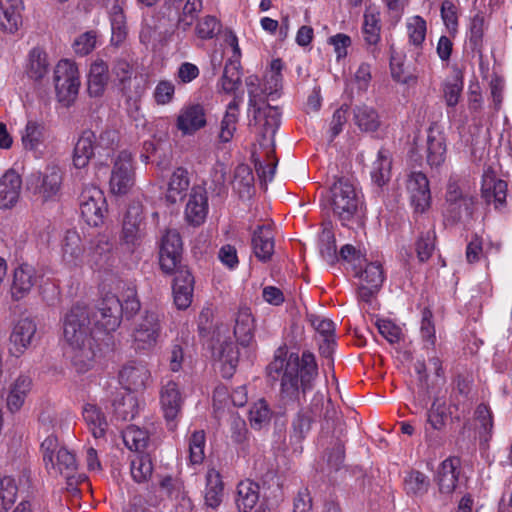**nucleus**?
<instances>
[{
	"instance_id": "nucleus-43",
	"label": "nucleus",
	"mask_w": 512,
	"mask_h": 512,
	"mask_svg": "<svg viewBox=\"0 0 512 512\" xmlns=\"http://www.w3.org/2000/svg\"><path fill=\"white\" fill-rule=\"evenodd\" d=\"M240 63L229 60L225 64L222 77L220 79L222 90L226 94L235 93L241 86Z\"/></svg>"
},
{
	"instance_id": "nucleus-7",
	"label": "nucleus",
	"mask_w": 512,
	"mask_h": 512,
	"mask_svg": "<svg viewBox=\"0 0 512 512\" xmlns=\"http://www.w3.org/2000/svg\"><path fill=\"white\" fill-rule=\"evenodd\" d=\"M63 333L68 343H79L80 340L96 336L91 311L85 304L72 306L64 318Z\"/></svg>"
},
{
	"instance_id": "nucleus-35",
	"label": "nucleus",
	"mask_w": 512,
	"mask_h": 512,
	"mask_svg": "<svg viewBox=\"0 0 512 512\" xmlns=\"http://www.w3.org/2000/svg\"><path fill=\"white\" fill-rule=\"evenodd\" d=\"M463 91V73L458 67L452 68V73L442 84V92L448 107H455Z\"/></svg>"
},
{
	"instance_id": "nucleus-24",
	"label": "nucleus",
	"mask_w": 512,
	"mask_h": 512,
	"mask_svg": "<svg viewBox=\"0 0 512 512\" xmlns=\"http://www.w3.org/2000/svg\"><path fill=\"white\" fill-rule=\"evenodd\" d=\"M22 179L13 169L8 170L0 178V208L13 207L19 200Z\"/></svg>"
},
{
	"instance_id": "nucleus-52",
	"label": "nucleus",
	"mask_w": 512,
	"mask_h": 512,
	"mask_svg": "<svg viewBox=\"0 0 512 512\" xmlns=\"http://www.w3.org/2000/svg\"><path fill=\"white\" fill-rule=\"evenodd\" d=\"M153 464L148 454H139L131 461L132 478L142 483L147 481L152 475Z\"/></svg>"
},
{
	"instance_id": "nucleus-32",
	"label": "nucleus",
	"mask_w": 512,
	"mask_h": 512,
	"mask_svg": "<svg viewBox=\"0 0 512 512\" xmlns=\"http://www.w3.org/2000/svg\"><path fill=\"white\" fill-rule=\"evenodd\" d=\"M213 357L223 364L224 376H232L239 360V351L231 340H224L213 347Z\"/></svg>"
},
{
	"instance_id": "nucleus-44",
	"label": "nucleus",
	"mask_w": 512,
	"mask_h": 512,
	"mask_svg": "<svg viewBox=\"0 0 512 512\" xmlns=\"http://www.w3.org/2000/svg\"><path fill=\"white\" fill-rule=\"evenodd\" d=\"M430 487L428 476L418 470H412L404 478V489L408 495L423 496Z\"/></svg>"
},
{
	"instance_id": "nucleus-39",
	"label": "nucleus",
	"mask_w": 512,
	"mask_h": 512,
	"mask_svg": "<svg viewBox=\"0 0 512 512\" xmlns=\"http://www.w3.org/2000/svg\"><path fill=\"white\" fill-rule=\"evenodd\" d=\"M355 124L363 131L374 132L380 126L378 112L366 104L356 106L353 109Z\"/></svg>"
},
{
	"instance_id": "nucleus-64",
	"label": "nucleus",
	"mask_w": 512,
	"mask_h": 512,
	"mask_svg": "<svg viewBox=\"0 0 512 512\" xmlns=\"http://www.w3.org/2000/svg\"><path fill=\"white\" fill-rule=\"evenodd\" d=\"M194 288L172 284L173 299L176 307L180 310L187 309L193 298Z\"/></svg>"
},
{
	"instance_id": "nucleus-26",
	"label": "nucleus",
	"mask_w": 512,
	"mask_h": 512,
	"mask_svg": "<svg viewBox=\"0 0 512 512\" xmlns=\"http://www.w3.org/2000/svg\"><path fill=\"white\" fill-rule=\"evenodd\" d=\"M252 248L260 261L267 262L271 259L274 253V236L270 226H257L252 235Z\"/></svg>"
},
{
	"instance_id": "nucleus-16",
	"label": "nucleus",
	"mask_w": 512,
	"mask_h": 512,
	"mask_svg": "<svg viewBox=\"0 0 512 512\" xmlns=\"http://www.w3.org/2000/svg\"><path fill=\"white\" fill-rule=\"evenodd\" d=\"M206 124V111L201 104H190L183 107L176 120V127L183 135H193Z\"/></svg>"
},
{
	"instance_id": "nucleus-10",
	"label": "nucleus",
	"mask_w": 512,
	"mask_h": 512,
	"mask_svg": "<svg viewBox=\"0 0 512 512\" xmlns=\"http://www.w3.org/2000/svg\"><path fill=\"white\" fill-rule=\"evenodd\" d=\"M91 316L96 330L115 331L123 317L122 302L115 295H107L99 303L97 309L91 312Z\"/></svg>"
},
{
	"instance_id": "nucleus-28",
	"label": "nucleus",
	"mask_w": 512,
	"mask_h": 512,
	"mask_svg": "<svg viewBox=\"0 0 512 512\" xmlns=\"http://www.w3.org/2000/svg\"><path fill=\"white\" fill-rule=\"evenodd\" d=\"M22 0H0V27L13 33L21 23Z\"/></svg>"
},
{
	"instance_id": "nucleus-63",
	"label": "nucleus",
	"mask_w": 512,
	"mask_h": 512,
	"mask_svg": "<svg viewBox=\"0 0 512 512\" xmlns=\"http://www.w3.org/2000/svg\"><path fill=\"white\" fill-rule=\"evenodd\" d=\"M376 326L379 333L391 344L397 343L400 340L401 328L394 324L391 320L378 319Z\"/></svg>"
},
{
	"instance_id": "nucleus-2",
	"label": "nucleus",
	"mask_w": 512,
	"mask_h": 512,
	"mask_svg": "<svg viewBox=\"0 0 512 512\" xmlns=\"http://www.w3.org/2000/svg\"><path fill=\"white\" fill-rule=\"evenodd\" d=\"M120 136L115 129H105L98 137L91 130L82 132L73 151V164L76 168H84L91 159L96 166H107V160L118 147Z\"/></svg>"
},
{
	"instance_id": "nucleus-41",
	"label": "nucleus",
	"mask_w": 512,
	"mask_h": 512,
	"mask_svg": "<svg viewBox=\"0 0 512 512\" xmlns=\"http://www.w3.org/2000/svg\"><path fill=\"white\" fill-rule=\"evenodd\" d=\"M49 70L47 55L40 48H33L29 53L26 73L30 79L40 81Z\"/></svg>"
},
{
	"instance_id": "nucleus-17",
	"label": "nucleus",
	"mask_w": 512,
	"mask_h": 512,
	"mask_svg": "<svg viewBox=\"0 0 512 512\" xmlns=\"http://www.w3.org/2000/svg\"><path fill=\"white\" fill-rule=\"evenodd\" d=\"M73 349L72 363L79 373L90 370L95 363L98 352L96 336L80 340L79 343H69Z\"/></svg>"
},
{
	"instance_id": "nucleus-48",
	"label": "nucleus",
	"mask_w": 512,
	"mask_h": 512,
	"mask_svg": "<svg viewBox=\"0 0 512 512\" xmlns=\"http://www.w3.org/2000/svg\"><path fill=\"white\" fill-rule=\"evenodd\" d=\"M484 15L482 12L476 13L470 21L469 26V45L472 51L482 53L484 36Z\"/></svg>"
},
{
	"instance_id": "nucleus-36",
	"label": "nucleus",
	"mask_w": 512,
	"mask_h": 512,
	"mask_svg": "<svg viewBox=\"0 0 512 512\" xmlns=\"http://www.w3.org/2000/svg\"><path fill=\"white\" fill-rule=\"evenodd\" d=\"M32 380L30 377L25 375H20L15 382L10 386L8 395H7V407L11 412L18 411L31 389Z\"/></svg>"
},
{
	"instance_id": "nucleus-62",
	"label": "nucleus",
	"mask_w": 512,
	"mask_h": 512,
	"mask_svg": "<svg viewBox=\"0 0 512 512\" xmlns=\"http://www.w3.org/2000/svg\"><path fill=\"white\" fill-rule=\"evenodd\" d=\"M182 0H164L158 10V19L167 21L170 26L178 19Z\"/></svg>"
},
{
	"instance_id": "nucleus-21",
	"label": "nucleus",
	"mask_w": 512,
	"mask_h": 512,
	"mask_svg": "<svg viewBox=\"0 0 512 512\" xmlns=\"http://www.w3.org/2000/svg\"><path fill=\"white\" fill-rule=\"evenodd\" d=\"M36 333V324L30 318L20 319L14 326L10 335L11 348L13 355L19 356L31 345Z\"/></svg>"
},
{
	"instance_id": "nucleus-57",
	"label": "nucleus",
	"mask_w": 512,
	"mask_h": 512,
	"mask_svg": "<svg viewBox=\"0 0 512 512\" xmlns=\"http://www.w3.org/2000/svg\"><path fill=\"white\" fill-rule=\"evenodd\" d=\"M205 434L195 431L189 439V457L193 464H199L204 459Z\"/></svg>"
},
{
	"instance_id": "nucleus-46",
	"label": "nucleus",
	"mask_w": 512,
	"mask_h": 512,
	"mask_svg": "<svg viewBox=\"0 0 512 512\" xmlns=\"http://www.w3.org/2000/svg\"><path fill=\"white\" fill-rule=\"evenodd\" d=\"M122 437L128 449L139 453L147 447L149 440L148 433L134 425L126 427Z\"/></svg>"
},
{
	"instance_id": "nucleus-20",
	"label": "nucleus",
	"mask_w": 512,
	"mask_h": 512,
	"mask_svg": "<svg viewBox=\"0 0 512 512\" xmlns=\"http://www.w3.org/2000/svg\"><path fill=\"white\" fill-rule=\"evenodd\" d=\"M161 406L169 430H174L176 427L175 419L180 413L182 406V398L175 382L169 381L162 388Z\"/></svg>"
},
{
	"instance_id": "nucleus-15",
	"label": "nucleus",
	"mask_w": 512,
	"mask_h": 512,
	"mask_svg": "<svg viewBox=\"0 0 512 512\" xmlns=\"http://www.w3.org/2000/svg\"><path fill=\"white\" fill-rule=\"evenodd\" d=\"M407 190L411 203L418 213L425 212L431 204V193L427 176L422 172H411L407 179Z\"/></svg>"
},
{
	"instance_id": "nucleus-23",
	"label": "nucleus",
	"mask_w": 512,
	"mask_h": 512,
	"mask_svg": "<svg viewBox=\"0 0 512 512\" xmlns=\"http://www.w3.org/2000/svg\"><path fill=\"white\" fill-rule=\"evenodd\" d=\"M125 6L126 0H107L106 4L112 29L111 40L117 45L122 43L127 36Z\"/></svg>"
},
{
	"instance_id": "nucleus-42",
	"label": "nucleus",
	"mask_w": 512,
	"mask_h": 512,
	"mask_svg": "<svg viewBox=\"0 0 512 512\" xmlns=\"http://www.w3.org/2000/svg\"><path fill=\"white\" fill-rule=\"evenodd\" d=\"M391 164L392 163L389 159L388 151L385 149H380L371 171L372 181L377 186L382 187L389 181L391 174Z\"/></svg>"
},
{
	"instance_id": "nucleus-60",
	"label": "nucleus",
	"mask_w": 512,
	"mask_h": 512,
	"mask_svg": "<svg viewBox=\"0 0 512 512\" xmlns=\"http://www.w3.org/2000/svg\"><path fill=\"white\" fill-rule=\"evenodd\" d=\"M435 232L428 231L422 234L416 243L417 257L421 262L427 261L435 249Z\"/></svg>"
},
{
	"instance_id": "nucleus-22",
	"label": "nucleus",
	"mask_w": 512,
	"mask_h": 512,
	"mask_svg": "<svg viewBox=\"0 0 512 512\" xmlns=\"http://www.w3.org/2000/svg\"><path fill=\"white\" fill-rule=\"evenodd\" d=\"M461 460L457 456H450L439 466L437 473V484L439 491L443 494H451L458 482Z\"/></svg>"
},
{
	"instance_id": "nucleus-59",
	"label": "nucleus",
	"mask_w": 512,
	"mask_h": 512,
	"mask_svg": "<svg viewBox=\"0 0 512 512\" xmlns=\"http://www.w3.org/2000/svg\"><path fill=\"white\" fill-rule=\"evenodd\" d=\"M362 283L381 288L384 281V272L380 263H369L360 275Z\"/></svg>"
},
{
	"instance_id": "nucleus-50",
	"label": "nucleus",
	"mask_w": 512,
	"mask_h": 512,
	"mask_svg": "<svg viewBox=\"0 0 512 512\" xmlns=\"http://www.w3.org/2000/svg\"><path fill=\"white\" fill-rule=\"evenodd\" d=\"M314 419L312 416L305 412L304 410H300L292 421V430L290 433V439L294 443H300L306 437L311 429V425Z\"/></svg>"
},
{
	"instance_id": "nucleus-19",
	"label": "nucleus",
	"mask_w": 512,
	"mask_h": 512,
	"mask_svg": "<svg viewBox=\"0 0 512 512\" xmlns=\"http://www.w3.org/2000/svg\"><path fill=\"white\" fill-rule=\"evenodd\" d=\"M37 283L36 270L29 264H22L14 270L11 285V297L14 301H20L27 297Z\"/></svg>"
},
{
	"instance_id": "nucleus-49",
	"label": "nucleus",
	"mask_w": 512,
	"mask_h": 512,
	"mask_svg": "<svg viewBox=\"0 0 512 512\" xmlns=\"http://www.w3.org/2000/svg\"><path fill=\"white\" fill-rule=\"evenodd\" d=\"M271 410L266 400L259 399L249 410V421L252 428L260 430L268 425L271 420Z\"/></svg>"
},
{
	"instance_id": "nucleus-14",
	"label": "nucleus",
	"mask_w": 512,
	"mask_h": 512,
	"mask_svg": "<svg viewBox=\"0 0 512 512\" xmlns=\"http://www.w3.org/2000/svg\"><path fill=\"white\" fill-rule=\"evenodd\" d=\"M143 235L144 222L141 207L139 205H131L124 216L121 241L128 250L133 251L140 245Z\"/></svg>"
},
{
	"instance_id": "nucleus-56",
	"label": "nucleus",
	"mask_w": 512,
	"mask_h": 512,
	"mask_svg": "<svg viewBox=\"0 0 512 512\" xmlns=\"http://www.w3.org/2000/svg\"><path fill=\"white\" fill-rule=\"evenodd\" d=\"M446 404L437 397L434 399L427 412V422L435 430H441L445 426Z\"/></svg>"
},
{
	"instance_id": "nucleus-18",
	"label": "nucleus",
	"mask_w": 512,
	"mask_h": 512,
	"mask_svg": "<svg viewBox=\"0 0 512 512\" xmlns=\"http://www.w3.org/2000/svg\"><path fill=\"white\" fill-rule=\"evenodd\" d=\"M208 213V197L205 188L194 186L189 194V200L185 208L186 220L194 225L202 224Z\"/></svg>"
},
{
	"instance_id": "nucleus-4",
	"label": "nucleus",
	"mask_w": 512,
	"mask_h": 512,
	"mask_svg": "<svg viewBox=\"0 0 512 512\" xmlns=\"http://www.w3.org/2000/svg\"><path fill=\"white\" fill-rule=\"evenodd\" d=\"M329 202L334 215L342 225L349 226L358 217L361 201L353 184L346 178H339L329 190Z\"/></svg>"
},
{
	"instance_id": "nucleus-8",
	"label": "nucleus",
	"mask_w": 512,
	"mask_h": 512,
	"mask_svg": "<svg viewBox=\"0 0 512 512\" xmlns=\"http://www.w3.org/2000/svg\"><path fill=\"white\" fill-rule=\"evenodd\" d=\"M56 96L60 103L69 107L76 99L80 80L78 68L67 59L60 60L54 70Z\"/></svg>"
},
{
	"instance_id": "nucleus-25",
	"label": "nucleus",
	"mask_w": 512,
	"mask_h": 512,
	"mask_svg": "<svg viewBox=\"0 0 512 512\" xmlns=\"http://www.w3.org/2000/svg\"><path fill=\"white\" fill-rule=\"evenodd\" d=\"M150 373L142 364H127L119 373L120 383L129 392L143 390L149 380Z\"/></svg>"
},
{
	"instance_id": "nucleus-12",
	"label": "nucleus",
	"mask_w": 512,
	"mask_h": 512,
	"mask_svg": "<svg viewBox=\"0 0 512 512\" xmlns=\"http://www.w3.org/2000/svg\"><path fill=\"white\" fill-rule=\"evenodd\" d=\"M79 205L81 215L88 225L97 227L103 223L107 205L100 189L96 187L84 189L79 196Z\"/></svg>"
},
{
	"instance_id": "nucleus-38",
	"label": "nucleus",
	"mask_w": 512,
	"mask_h": 512,
	"mask_svg": "<svg viewBox=\"0 0 512 512\" xmlns=\"http://www.w3.org/2000/svg\"><path fill=\"white\" fill-rule=\"evenodd\" d=\"M234 335L238 343L247 347L254 338V319L248 309L240 310L235 321Z\"/></svg>"
},
{
	"instance_id": "nucleus-37",
	"label": "nucleus",
	"mask_w": 512,
	"mask_h": 512,
	"mask_svg": "<svg viewBox=\"0 0 512 512\" xmlns=\"http://www.w3.org/2000/svg\"><path fill=\"white\" fill-rule=\"evenodd\" d=\"M507 187V182L504 180L493 177L485 179L481 190L482 198L487 203L493 200L496 208L504 206L506 203Z\"/></svg>"
},
{
	"instance_id": "nucleus-34",
	"label": "nucleus",
	"mask_w": 512,
	"mask_h": 512,
	"mask_svg": "<svg viewBox=\"0 0 512 512\" xmlns=\"http://www.w3.org/2000/svg\"><path fill=\"white\" fill-rule=\"evenodd\" d=\"M223 481L216 471H209L206 475V487L204 490V506L216 510L223 499Z\"/></svg>"
},
{
	"instance_id": "nucleus-51",
	"label": "nucleus",
	"mask_w": 512,
	"mask_h": 512,
	"mask_svg": "<svg viewBox=\"0 0 512 512\" xmlns=\"http://www.w3.org/2000/svg\"><path fill=\"white\" fill-rule=\"evenodd\" d=\"M54 461L55 468L52 469L64 475L68 479H70L73 473L77 470L76 457L66 448H60L57 450Z\"/></svg>"
},
{
	"instance_id": "nucleus-33",
	"label": "nucleus",
	"mask_w": 512,
	"mask_h": 512,
	"mask_svg": "<svg viewBox=\"0 0 512 512\" xmlns=\"http://www.w3.org/2000/svg\"><path fill=\"white\" fill-rule=\"evenodd\" d=\"M108 65L103 60L91 64L88 75V93L91 97L101 96L108 83Z\"/></svg>"
},
{
	"instance_id": "nucleus-45",
	"label": "nucleus",
	"mask_w": 512,
	"mask_h": 512,
	"mask_svg": "<svg viewBox=\"0 0 512 512\" xmlns=\"http://www.w3.org/2000/svg\"><path fill=\"white\" fill-rule=\"evenodd\" d=\"M112 405L115 416L124 421L132 420L138 414L137 399L130 393L114 398Z\"/></svg>"
},
{
	"instance_id": "nucleus-6",
	"label": "nucleus",
	"mask_w": 512,
	"mask_h": 512,
	"mask_svg": "<svg viewBox=\"0 0 512 512\" xmlns=\"http://www.w3.org/2000/svg\"><path fill=\"white\" fill-rule=\"evenodd\" d=\"M476 200L463 193L456 182H449L445 195L444 217L447 223L456 225L467 223L473 218Z\"/></svg>"
},
{
	"instance_id": "nucleus-55",
	"label": "nucleus",
	"mask_w": 512,
	"mask_h": 512,
	"mask_svg": "<svg viewBox=\"0 0 512 512\" xmlns=\"http://www.w3.org/2000/svg\"><path fill=\"white\" fill-rule=\"evenodd\" d=\"M364 41L375 46L380 40L379 18L374 14H365L362 27Z\"/></svg>"
},
{
	"instance_id": "nucleus-54",
	"label": "nucleus",
	"mask_w": 512,
	"mask_h": 512,
	"mask_svg": "<svg viewBox=\"0 0 512 512\" xmlns=\"http://www.w3.org/2000/svg\"><path fill=\"white\" fill-rule=\"evenodd\" d=\"M42 127L35 121H28L22 135V144L26 150L35 151L41 143Z\"/></svg>"
},
{
	"instance_id": "nucleus-3",
	"label": "nucleus",
	"mask_w": 512,
	"mask_h": 512,
	"mask_svg": "<svg viewBox=\"0 0 512 512\" xmlns=\"http://www.w3.org/2000/svg\"><path fill=\"white\" fill-rule=\"evenodd\" d=\"M245 84L249 95V108L253 109L254 119L256 122H263L261 129V137L264 141L271 144L274 142L275 134L281 123V112L277 106L266 104L259 105L261 101L260 80L256 75H249L245 79Z\"/></svg>"
},
{
	"instance_id": "nucleus-30",
	"label": "nucleus",
	"mask_w": 512,
	"mask_h": 512,
	"mask_svg": "<svg viewBox=\"0 0 512 512\" xmlns=\"http://www.w3.org/2000/svg\"><path fill=\"white\" fill-rule=\"evenodd\" d=\"M425 152L427 163L431 167L440 166L445 161L446 143L442 133L429 128Z\"/></svg>"
},
{
	"instance_id": "nucleus-1",
	"label": "nucleus",
	"mask_w": 512,
	"mask_h": 512,
	"mask_svg": "<svg viewBox=\"0 0 512 512\" xmlns=\"http://www.w3.org/2000/svg\"><path fill=\"white\" fill-rule=\"evenodd\" d=\"M286 355L285 348L280 347L267 366L266 373L272 383L281 380L282 398L295 401L300 393L306 394L313 388L318 367L314 355L309 351L303 352L301 357L297 353Z\"/></svg>"
},
{
	"instance_id": "nucleus-5",
	"label": "nucleus",
	"mask_w": 512,
	"mask_h": 512,
	"mask_svg": "<svg viewBox=\"0 0 512 512\" xmlns=\"http://www.w3.org/2000/svg\"><path fill=\"white\" fill-rule=\"evenodd\" d=\"M63 175L59 166L48 165L44 171L33 172L26 178V188L43 201L55 200L61 192Z\"/></svg>"
},
{
	"instance_id": "nucleus-31",
	"label": "nucleus",
	"mask_w": 512,
	"mask_h": 512,
	"mask_svg": "<svg viewBox=\"0 0 512 512\" xmlns=\"http://www.w3.org/2000/svg\"><path fill=\"white\" fill-rule=\"evenodd\" d=\"M232 187L242 200H249L254 195V176L248 165L240 164L235 168Z\"/></svg>"
},
{
	"instance_id": "nucleus-58",
	"label": "nucleus",
	"mask_w": 512,
	"mask_h": 512,
	"mask_svg": "<svg viewBox=\"0 0 512 512\" xmlns=\"http://www.w3.org/2000/svg\"><path fill=\"white\" fill-rule=\"evenodd\" d=\"M407 29L410 42L417 47L421 46L426 37V21L420 16H414L407 24Z\"/></svg>"
},
{
	"instance_id": "nucleus-61",
	"label": "nucleus",
	"mask_w": 512,
	"mask_h": 512,
	"mask_svg": "<svg viewBox=\"0 0 512 512\" xmlns=\"http://www.w3.org/2000/svg\"><path fill=\"white\" fill-rule=\"evenodd\" d=\"M122 308H123V316L127 319H131L139 312L141 308L140 301L137 297V291L135 287H128L127 290L123 294Z\"/></svg>"
},
{
	"instance_id": "nucleus-13",
	"label": "nucleus",
	"mask_w": 512,
	"mask_h": 512,
	"mask_svg": "<svg viewBox=\"0 0 512 512\" xmlns=\"http://www.w3.org/2000/svg\"><path fill=\"white\" fill-rule=\"evenodd\" d=\"M183 263V244L180 234L176 230H168L162 237L159 264L161 270L171 274L177 265Z\"/></svg>"
},
{
	"instance_id": "nucleus-47",
	"label": "nucleus",
	"mask_w": 512,
	"mask_h": 512,
	"mask_svg": "<svg viewBox=\"0 0 512 512\" xmlns=\"http://www.w3.org/2000/svg\"><path fill=\"white\" fill-rule=\"evenodd\" d=\"M18 487L14 478L0 476V512H7L15 503Z\"/></svg>"
},
{
	"instance_id": "nucleus-29",
	"label": "nucleus",
	"mask_w": 512,
	"mask_h": 512,
	"mask_svg": "<svg viewBox=\"0 0 512 512\" xmlns=\"http://www.w3.org/2000/svg\"><path fill=\"white\" fill-rule=\"evenodd\" d=\"M190 186L189 172L186 168H176L168 182L166 200L170 204L181 201L186 196V192Z\"/></svg>"
},
{
	"instance_id": "nucleus-53",
	"label": "nucleus",
	"mask_w": 512,
	"mask_h": 512,
	"mask_svg": "<svg viewBox=\"0 0 512 512\" xmlns=\"http://www.w3.org/2000/svg\"><path fill=\"white\" fill-rule=\"evenodd\" d=\"M324 402V395L319 392L315 393L306 412H308V414L312 416L313 419L315 417H323L326 420L332 418L335 414L333 404L330 400H327L325 406Z\"/></svg>"
},
{
	"instance_id": "nucleus-27",
	"label": "nucleus",
	"mask_w": 512,
	"mask_h": 512,
	"mask_svg": "<svg viewBox=\"0 0 512 512\" xmlns=\"http://www.w3.org/2000/svg\"><path fill=\"white\" fill-rule=\"evenodd\" d=\"M259 484L246 479L238 483L235 503L238 512L251 511L260 499Z\"/></svg>"
},
{
	"instance_id": "nucleus-11",
	"label": "nucleus",
	"mask_w": 512,
	"mask_h": 512,
	"mask_svg": "<svg viewBox=\"0 0 512 512\" xmlns=\"http://www.w3.org/2000/svg\"><path fill=\"white\" fill-rule=\"evenodd\" d=\"M134 180L132 154L128 150H122L114 160L111 171L109 181L111 192L119 195L126 194L134 185Z\"/></svg>"
},
{
	"instance_id": "nucleus-40",
	"label": "nucleus",
	"mask_w": 512,
	"mask_h": 512,
	"mask_svg": "<svg viewBox=\"0 0 512 512\" xmlns=\"http://www.w3.org/2000/svg\"><path fill=\"white\" fill-rule=\"evenodd\" d=\"M83 418L95 438L104 436L108 424L105 415L99 407L93 404H86L83 408Z\"/></svg>"
},
{
	"instance_id": "nucleus-9",
	"label": "nucleus",
	"mask_w": 512,
	"mask_h": 512,
	"mask_svg": "<svg viewBox=\"0 0 512 512\" xmlns=\"http://www.w3.org/2000/svg\"><path fill=\"white\" fill-rule=\"evenodd\" d=\"M162 330L161 317L156 311L146 310L133 332V346L137 351H149L157 344Z\"/></svg>"
}]
</instances>
